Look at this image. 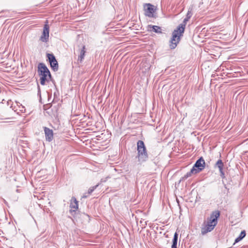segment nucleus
<instances>
[{"mask_svg":"<svg viewBox=\"0 0 248 248\" xmlns=\"http://www.w3.org/2000/svg\"><path fill=\"white\" fill-rule=\"evenodd\" d=\"M38 73L40 76V83L45 85L46 82H48L51 78L50 72L44 63H39L38 65Z\"/></svg>","mask_w":248,"mask_h":248,"instance_id":"1","label":"nucleus"},{"mask_svg":"<svg viewBox=\"0 0 248 248\" xmlns=\"http://www.w3.org/2000/svg\"><path fill=\"white\" fill-rule=\"evenodd\" d=\"M140 223L141 224V228H145L146 226L147 225V221H144V220H140Z\"/></svg>","mask_w":248,"mask_h":248,"instance_id":"21","label":"nucleus"},{"mask_svg":"<svg viewBox=\"0 0 248 248\" xmlns=\"http://www.w3.org/2000/svg\"><path fill=\"white\" fill-rule=\"evenodd\" d=\"M205 161L202 157H201L196 161L192 168L196 169V171L199 173L205 168Z\"/></svg>","mask_w":248,"mask_h":248,"instance_id":"6","label":"nucleus"},{"mask_svg":"<svg viewBox=\"0 0 248 248\" xmlns=\"http://www.w3.org/2000/svg\"><path fill=\"white\" fill-rule=\"evenodd\" d=\"M70 207L71 209H73L70 210V212H75L78 209V201L75 197L72 198Z\"/></svg>","mask_w":248,"mask_h":248,"instance_id":"12","label":"nucleus"},{"mask_svg":"<svg viewBox=\"0 0 248 248\" xmlns=\"http://www.w3.org/2000/svg\"><path fill=\"white\" fill-rule=\"evenodd\" d=\"M85 52V46H83L82 49L80 51V54L78 57V61H79L80 62H82L84 59Z\"/></svg>","mask_w":248,"mask_h":248,"instance_id":"14","label":"nucleus"},{"mask_svg":"<svg viewBox=\"0 0 248 248\" xmlns=\"http://www.w3.org/2000/svg\"><path fill=\"white\" fill-rule=\"evenodd\" d=\"M246 231H242L240 234H239V235L238 236V237H237L235 240V241H234V243H238L240 241H241V240H242L246 236Z\"/></svg>","mask_w":248,"mask_h":248,"instance_id":"17","label":"nucleus"},{"mask_svg":"<svg viewBox=\"0 0 248 248\" xmlns=\"http://www.w3.org/2000/svg\"><path fill=\"white\" fill-rule=\"evenodd\" d=\"M106 182V180H104L103 179H102L101 180V182Z\"/></svg>","mask_w":248,"mask_h":248,"instance_id":"24","label":"nucleus"},{"mask_svg":"<svg viewBox=\"0 0 248 248\" xmlns=\"http://www.w3.org/2000/svg\"><path fill=\"white\" fill-rule=\"evenodd\" d=\"M185 28V24H180L176 30L172 33V37L170 41V49H174L177 44L180 40V36L184 32Z\"/></svg>","mask_w":248,"mask_h":248,"instance_id":"2","label":"nucleus"},{"mask_svg":"<svg viewBox=\"0 0 248 248\" xmlns=\"http://www.w3.org/2000/svg\"><path fill=\"white\" fill-rule=\"evenodd\" d=\"M192 16V13L191 12V10L189 9L187 13V14L186 15V17H187V18L190 19L191 18V17Z\"/></svg>","mask_w":248,"mask_h":248,"instance_id":"20","label":"nucleus"},{"mask_svg":"<svg viewBox=\"0 0 248 248\" xmlns=\"http://www.w3.org/2000/svg\"><path fill=\"white\" fill-rule=\"evenodd\" d=\"M82 197H83V198H87V196H83Z\"/></svg>","mask_w":248,"mask_h":248,"instance_id":"25","label":"nucleus"},{"mask_svg":"<svg viewBox=\"0 0 248 248\" xmlns=\"http://www.w3.org/2000/svg\"><path fill=\"white\" fill-rule=\"evenodd\" d=\"M220 216V212L218 210L213 211L209 217L208 218L207 222L213 224L214 226H216L217 223V218Z\"/></svg>","mask_w":248,"mask_h":248,"instance_id":"7","label":"nucleus"},{"mask_svg":"<svg viewBox=\"0 0 248 248\" xmlns=\"http://www.w3.org/2000/svg\"><path fill=\"white\" fill-rule=\"evenodd\" d=\"M137 157L138 161L141 164L146 161L148 159V155L146 146L142 140H139L137 142Z\"/></svg>","mask_w":248,"mask_h":248,"instance_id":"3","label":"nucleus"},{"mask_svg":"<svg viewBox=\"0 0 248 248\" xmlns=\"http://www.w3.org/2000/svg\"><path fill=\"white\" fill-rule=\"evenodd\" d=\"M189 18H187V17H186L183 20V24H185L186 25V24L187 22L189 20Z\"/></svg>","mask_w":248,"mask_h":248,"instance_id":"22","label":"nucleus"},{"mask_svg":"<svg viewBox=\"0 0 248 248\" xmlns=\"http://www.w3.org/2000/svg\"><path fill=\"white\" fill-rule=\"evenodd\" d=\"M198 173L196 171V169L192 168L191 170L187 172L183 177H182L180 180V181L186 180L187 178L190 177L192 174Z\"/></svg>","mask_w":248,"mask_h":248,"instance_id":"13","label":"nucleus"},{"mask_svg":"<svg viewBox=\"0 0 248 248\" xmlns=\"http://www.w3.org/2000/svg\"><path fill=\"white\" fill-rule=\"evenodd\" d=\"M49 27L48 24H46L43 28V31L40 40L43 42H47L49 38Z\"/></svg>","mask_w":248,"mask_h":248,"instance_id":"8","label":"nucleus"},{"mask_svg":"<svg viewBox=\"0 0 248 248\" xmlns=\"http://www.w3.org/2000/svg\"><path fill=\"white\" fill-rule=\"evenodd\" d=\"M38 95L41 96V90H40V86L39 85H38Z\"/></svg>","mask_w":248,"mask_h":248,"instance_id":"23","label":"nucleus"},{"mask_svg":"<svg viewBox=\"0 0 248 248\" xmlns=\"http://www.w3.org/2000/svg\"><path fill=\"white\" fill-rule=\"evenodd\" d=\"M99 186V184H97L93 186H92V187H91L89 189H88V193L89 194H91L96 188L97 187Z\"/></svg>","mask_w":248,"mask_h":248,"instance_id":"19","label":"nucleus"},{"mask_svg":"<svg viewBox=\"0 0 248 248\" xmlns=\"http://www.w3.org/2000/svg\"><path fill=\"white\" fill-rule=\"evenodd\" d=\"M46 57L48 59L51 69L54 71H58L59 68L58 62L54 54L52 53H47L46 54Z\"/></svg>","mask_w":248,"mask_h":248,"instance_id":"5","label":"nucleus"},{"mask_svg":"<svg viewBox=\"0 0 248 248\" xmlns=\"http://www.w3.org/2000/svg\"><path fill=\"white\" fill-rule=\"evenodd\" d=\"M178 237V234L177 232H175L172 239V244L171 248H177Z\"/></svg>","mask_w":248,"mask_h":248,"instance_id":"16","label":"nucleus"},{"mask_svg":"<svg viewBox=\"0 0 248 248\" xmlns=\"http://www.w3.org/2000/svg\"><path fill=\"white\" fill-rule=\"evenodd\" d=\"M215 226L213 224L209 223L208 222H204L201 228V233L202 235H205L208 232H211L214 229Z\"/></svg>","mask_w":248,"mask_h":248,"instance_id":"9","label":"nucleus"},{"mask_svg":"<svg viewBox=\"0 0 248 248\" xmlns=\"http://www.w3.org/2000/svg\"><path fill=\"white\" fill-rule=\"evenodd\" d=\"M143 9L144 15L150 18H155L157 17L155 13L157 10V7L151 3H144L143 4Z\"/></svg>","mask_w":248,"mask_h":248,"instance_id":"4","label":"nucleus"},{"mask_svg":"<svg viewBox=\"0 0 248 248\" xmlns=\"http://www.w3.org/2000/svg\"><path fill=\"white\" fill-rule=\"evenodd\" d=\"M148 28H150V29L152 28L153 31L155 33H162V30H161V28L158 26L149 25H148Z\"/></svg>","mask_w":248,"mask_h":248,"instance_id":"15","label":"nucleus"},{"mask_svg":"<svg viewBox=\"0 0 248 248\" xmlns=\"http://www.w3.org/2000/svg\"><path fill=\"white\" fill-rule=\"evenodd\" d=\"M16 104L18 106L19 111L22 113H25L26 111L25 107L19 103H18L16 102Z\"/></svg>","mask_w":248,"mask_h":248,"instance_id":"18","label":"nucleus"},{"mask_svg":"<svg viewBox=\"0 0 248 248\" xmlns=\"http://www.w3.org/2000/svg\"><path fill=\"white\" fill-rule=\"evenodd\" d=\"M224 164L221 159H219L217 160L216 164V167H217L219 169L220 173V176L222 178H225V173L223 170Z\"/></svg>","mask_w":248,"mask_h":248,"instance_id":"11","label":"nucleus"},{"mask_svg":"<svg viewBox=\"0 0 248 248\" xmlns=\"http://www.w3.org/2000/svg\"><path fill=\"white\" fill-rule=\"evenodd\" d=\"M44 132L46 140L49 142L52 141L53 139V130L46 127H44Z\"/></svg>","mask_w":248,"mask_h":248,"instance_id":"10","label":"nucleus"}]
</instances>
